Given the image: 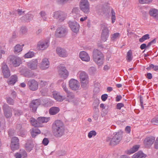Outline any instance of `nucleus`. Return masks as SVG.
<instances>
[{
	"label": "nucleus",
	"instance_id": "nucleus-1",
	"mask_svg": "<svg viewBox=\"0 0 158 158\" xmlns=\"http://www.w3.org/2000/svg\"><path fill=\"white\" fill-rule=\"evenodd\" d=\"M52 129L56 137H61L64 134L65 129L64 123L60 120H56L52 124Z\"/></svg>",
	"mask_w": 158,
	"mask_h": 158
},
{
	"label": "nucleus",
	"instance_id": "nucleus-2",
	"mask_svg": "<svg viewBox=\"0 0 158 158\" xmlns=\"http://www.w3.org/2000/svg\"><path fill=\"white\" fill-rule=\"evenodd\" d=\"M50 119V117H40L37 118V119L31 118L30 120V122L33 126L34 127H41L42 123H47Z\"/></svg>",
	"mask_w": 158,
	"mask_h": 158
},
{
	"label": "nucleus",
	"instance_id": "nucleus-3",
	"mask_svg": "<svg viewBox=\"0 0 158 158\" xmlns=\"http://www.w3.org/2000/svg\"><path fill=\"white\" fill-rule=\"evenodd\" d=\"M122 138V133L121 132L116 133L114 136L111 138L108 137L106 139V142H109V144L111 146H114L118 144Z\"/></svg>",
	"mask_w": 158,
	"mask_h": 158
},
{
	"label": "nucleus",
	"instance_id": "nucleus-4",
	"mask_svg": "<svg viewBox=\"0 0 158 158\" xmlns=\"http://www.w3.org/2000/svg\"><path fill=\"white\" fill-rule=\"evenodd\" d=\"M67 17V14L60 10L54 12L53 15V18L55 19H57L59 22H63Z\"/></svg>",
	"mask_w": 158,
	"mask_h": 158
},
{
	"label": "nucleus",
	"instance_id": "nucleus-5",
	"mask_svg": "<svg viewBox=\"0 0 158 158\" xmlns=\"http://www.w3.org/2000/svg\"><path fill=\"white\" fill-rule=\"evenodd\" d=\"M80 6L81 10L84 13L87 14L89 12V4L88 0H81Z\"/></svg>",
	"mask_w": 158,
	"mask_h": 158
},
{
	"label": "nucleus",
	"instance_id": "nucleus-6",
	"mask_svg": "<svg viewBox=\"0 0 158 158\" xmlns=\"http://www.w3.org/2000/svg\"><path fill=\"white\" fill-rule=\"evenodd\" d=\"M67 33L68 30L66 27L64 26H60L57 28L55 35L56 37L61 38L64 37Z\"/></svg>",
	"mask_w": 158,
	"mask_h": 158
},
{
	"label": "nucleus",
	"instance_id": "nucleus-7",
	"mask_svg": "<svg viewBox=\"0 0 158 158\" xmlns=\"http://www.w3.org/2000/svg\"><path fill=\"white\" fill-rule=\"evenodd\" d=\"M41 103V101L40 99L33 100L29 104L30 109L31 112L34 113H35Z\"/></svg>",
	"mask_w": 158,
	"mask_h": 158
},
{
	"label": "nucleus",
	"instance_id": "nucleus-8",
	"mask_svg": "<svg viewBox=\"0 0 158 158\" xmlns=\"http://www.w3.org/2000/svg\"><path fill=\"white\" fill-rule=\"evenodd\" d=\"M49 44V40H40L38 42L36 48L39 50H44L48 48Z\"/></svg>",
	"mask_w": 158,
	"mask_h": 158
},
{
	"label": "nucleus",
	"instance_id": "nucleus-9",
	"mask_svg": "<svg viewBox=\"0 0 158 158\" xmlns=\"http://www.w3.org/2000/svg\"><path fill=\"white\" fill-rule=\"evenodd\" d=\"M27 85L29 89L33 91L36 90L38 88V82L34 79H31L27 82Z\"/></svg>",
	"mask_w": 158,
	"mask_h": 158
},
{
	"label": "nucleus",
	"instance_id": "nucleus-10",
	"mask_svg": "<svg viewBox=\"0 0 158 158\" xmlns=\"http://www.w3.org/2000/svg\"><path fill=\"white\" fill-rule=\"evenodd\" d=\"M4 114L6 118H10L12 115V110L7 104H4L2 107Z\"/></svg>",
	"mask_w": 158,
	"mask_h": 158
},
{
	"label": "nucleus",
	"instance_id": "nucleus-11",
	"mask_svg": "<svg viewBox=\"0 0 158 158\" xmlns=\"http://www.w3.org/2000/svg\"><path fill=\"white\" fill-rule=\"evenodd\" d=\"M58 72L61 77L65 79L69 75V72L66 67L60 65L59 67Z\"/></svg>",
	"mask_w": 158,
	"mask_h": 158
},
{
	"label": "nucleus",
	"instance_id": "nucleus-12",
	"mask_svg": "<svg viewBox=\"0 0 158 158\" xmlns=\"http://www.w3.org/2000/svg\"><path fill=\"white\" fill-rule=\"evenodd\" d=\"M19 139L16 137H13L11 139L10 145L11 149L13 151L17 150L19 148Z\"/></svg>",
	"mask_w": 158,
	"mask_h": 158
},
{
	"label": "nucleus",
	"instance_id": "nucleus-13",
	"mask_svg": "<svg viewBox=\"0 0 158 158\" xmlns=\"http://www.w3.org/2000/svg\"><path fill=\"white\" fill-rule=\"evenodd\" d=\"M69 85L72 90H76L79 88L80 84L77 80L72 79L69 81Z\"/></svg>",
	"mask_w": 158,
	"mask_h": 158
},
{
	"label": "nucleus",
	"instance_id": "nucleus-14",
	"mask_svg": "<svg viewBox=\"0 0 158 158\" xmlns=\"http://www.w3.org/2000/svg\"><path fill=\"white\" fill-rule=\"evenodd\" d=\"M1 69L4 77L8 78L10 75V72L7 65L4 63L2 64Z\"/></svg>",
	"mask_w": 158,
	"mask_h": 158
},
{
	"label": "nucleus",
	"instance_id": "nucleus-15",
	"mask_svg": "<svg viewBox=\"0 0 158 158\" xmlns=\"http://www.w3.org/2000/svg\"><path fill=\"white\" fill-rule=\"evenodd\" d=\"M10 63L15 67L19 66L21 63L20 58L14 56H11L10 57Z\"/></svg>",
	"mask_w": 158,
	"mask_h": 158
},
{
	"label": "nucleus",
	"instance_id": "nucleus-16",
	"mask_svg": "<svg viewBox=\"0 0 158 158\" xmlns=\"http://www.w3.org/2000/svg\"><path fill=\"white\" fill-rule=\"evenodd\" d=\"M68 24L71 30L73 32L77 33L78 31L80 25L78 23L75 21H69Z\"/></svg>",
	"mask_w": 158,
	"mask_h": 158
},
{
	"label": "nucleus",
	"instance_id": "nucleus-17",
	"mask_svg": "<svg viewBox=\"0 0 158 158\" xmlns=\"http://www.w3.org/2000/svg\"><path fill=\"white\" fill-rule=\"evenodd\" d=\"M56 52L58 56L62 57H65L67 56L68 54L67 51L64 48L60 47H57Z\"/></svg>",
	"mask_w": 158,
	"mask_h": 158
},
{
	"label": "nucleus",
	"instance_id": "nucleus-18",
	"mask_svg": "<svg viewBox=\"0 0 158 158\" xmlns=\"http://www.w3.org/2000/svg\"><path fill=\"white\" fill-rule=\"evenodd\" d=\"M155 140V137L152 136L147 137L144 140V143L146 148L150 147Z\"/></svg>",
	"mask_w": 158,
	"mask_h": 158
},
{
	"label": "nucleus",
	"instance_id": "nucleus-19",
	"mask_svg": "<svg viewBox=\"0 0 158 158\" xmlns=\"http://www.w3.org/2000/svg\"><path fill=\"white\" fill-rule=\"evenodd\" d=\"M79 57L82 61L88 62L90 60V58L89 55L84 51L80 52Z\"/></svg>",
	"mask_w": 158,
	"mask_h": 158
},
{
	"label": "nucleus",
	"instance_id": "nucleus-20",
	"mask_svg": "<svg viewBox=\"0 0 158 158\" xmlns=\"http://www.w3.org/2000/svg\"><path fill=\"white\" fill-rule=\"evenodd\" d=\"M49 66V63L48 59L44 58L42 60L40 64V67L42 69H48Z\"/></svg>",
	"mask_w": 158,
	"mask_h": 158
},
{
	"label": "nucleus",
	"instance_id": "nucleus-21",
	"mask_svg": "<svg viewBox=\"0 0 158 158\" xmlns=\"http://www.w3.org/2000/svg\"><path fill=\"white\" fill-rule=\"evenodd\" d=\"M52 95L54 98L57 101L62 102L65 98L64 96L60 95L59 93L56 91L53 92Z\"/></svg>",
	"mask_w": 158,
	"mask_h": 158
},
{
	"label": "nucleus",
	"instance_id": "nucleus-22",
	"mask_svg": "<svg viewBox=\"0 0 158 158\" xmlns=\"http://www.w3.org/2000/svg\"><path fill=\"white\" fill-rule=\"evenodd\" d=\"M52 95L54 98L57 101L62 102L65 98L64 96L60 95L59 93L56 91L53 92Z\"/></svg>",
	"mask_w": 158,
	"mask_h": 158
},
{
	"label": "nucleus",
	"instance_id": "nucleus-23",
	"mask_svg": "<svg viewBox=\"0 0 158 158\" xmlns=\"http://www.w3.org/2000/svg\"><path fill=\"white\" fill-rule=\"evenodd\" d=\"M149 15L156 20H158V10L155 8L150 9L149 12Z\"/></svg>",
	"mask_w": 158,
	"mask_h": 158
},
{
	"label": "nucleus",
	"instance_id": "nucleus-24",
	"mask_svg": "<svg viewBox=\"0 0 158 158\" xmlns=\"http://www.w3.org/2000/svg\"><path fill=\"white\" fill-rule=\"evenodd\" d=\"M103 54L100 51L97 49H94L93 52V59L104 56Z\"/></svg>",
	"mask_w": 158,
	"mask_h": 158
},
{
	"label": "nucleus",
	"instance_id": "nucleus-25",
	"mask_svg": "<svg viewBox=\"0 0 158 158\" xmlns=\"http://www.w3.org/2000/svg\"><path fill=\"white\" fill-rule=\"evenodd\" d=\"M38 61L37 59L33 60L30 63H28L27 65L29 68L32 70L35 69L37 66Z\"/></svg>",
	"mask_w": 158,
	"mask_h": 158
},
{
	"label": "nucleus",
	"instance_id": "nucleus-26",
	"mask_svg": "<svg viewBox=\"0 0 158 158\" xmlns=\"http://www.w3.org/2000/svg\"><path fill=\"white\" fill-rule=\"evenodd\" d=\"M147 155L142 151H139L132 156V158H145Z\"/></svg>",
	"mask_w": 158,
	"mask_h": 158
},
{
	"label": "nucleus",
	"instance_id": "nucleus-27",
	"mask_svg": "<svg viewBox=\"0 0 158 158\" xmlns=\"http://www.w3.org/2000/svg\"><path fill=\"white\" fill-rule=\"evenodd\" d=\"M34 146L33 142L30 140H27L25 144V148L27 151H30Z\"/></svg>",
	"mask_w": 158,
	"mask_h": 158
},
{
	"label": "nucleus",
	"instance_id": "nucleus-28",
	"mask_svg": "<svg viewBox=\"0 0 158 158\" xmlns=\"http://www.w3.org/2000/svg\"><path fill=\"white\" fill-rule=\"evenodd\" d=\"M94 61L98 66H100L102 65L104 63V56H103L101 57L93 59Z\"/></svg>",
	"mask_w": 158,
	"mask_h": 158
},
{
	"label": "nucleus",
	"instance_id": "nucleus-29",
	"mask_svg": "<svg viewBox=\"0 0 158 158\" xmlns=\"http://www.w3.org/2000/svg\"><path fill=\"white\" fill-rule=\"evenodd\" d=\"M18 77L16 75L12 76L7 81L9 85H14L17 81Z\"/></svg>",
	"mask_w": 158,
	"mask_h": 158
},
{
	"label": "nucleus",
	"instance_id": "nucleus-30",
	"mask_svg": "<svg viewBox=\"0 0 158 158\" xmlns=\"http://www.w3.org/2000/svg\"><path fill=\"white\" fill-rule=\"evenodd\" d=\"M60 110L59 108L58 107H52L49 110V113L52 115H55L59 112Z\"/></svg>",
	"mask_w": 158,
	"mask_h": 158
},
{
	"label": "nucleus",
	"instance_id": "nucleus-31",
	"mask_svg": "<svg viewBox=\"0 0 158 158\" xmlns=\"http://www.w3.org/2000/svg\"><path fill=\"white\" fill-rule=\"evenodd\" d=\"M139 148V145H135L130 150L126 151V153L128 154H131L137 151Z\"/></svg>",
	"mask_w": 158,
	"mask_h": 158
},
{
	"label": "nucleus",
	"instance_id": "nucleus-32",
	"mask_svg": "<svg viewBox=\"0 0 158 158\" xmlns=\"http://www.w3.org/2000/svg\"><path fill=\"white\" fill-rule=\"evenodd\" d=\"M33 16L31 14H27L22 17V20L25 22H30L32 19Z\"/></svg>",
	"mask_w": 158,
	"mask_h": 158
},
{
	"label": "nucleus",
	"instance_id": "nucleus-33",
	"mask_svg": "<svg viewBox=\"0 0 158 158\" xmlns=\"http://www.w3.org/2000/svg\"><path fill=\"white\" fill-rule=\"evenodd\" d=\"M24 44H22V45L19 44H18L16 45L14 47V52L15 54H17L19 52L22 51V47L24 46Z\"/></svg>",
	"mask_w": 158,
	"mask_h": 158
},
{
	"label": "nucleus",
	"instance_id": "nucleus-34",
	"mask_svg": "<svg viewBox=\"0 0 158 158\" xmlns=\"http://www.w3.org/2000/svg\"><path fill=\"white\" fill-rule=\"evenodd\" d=\"M88 78V75L85 72H81L80 74V81H88L87 80Z\"/></svg>",
	"mask_w": 158,
	"mask_h": 158
},
{
	"label": "nucleus",
	"instance_id": "nucleus-35",
	"mask_svg": "<svg viewBox=\"0 0 158 158\" xmlns=\"http://www.w3.org/2000/svg\"><path fill=\"white\" fill-rule=\"evenodd\" d=\"M100 27L101 29H102V31L107 32H110V31L109 30L108 27L107 25L105 23L101 24L100 25Z\"/></svg>",
	"mask_w": 158,
	"mask_h": 158
},
{
	"label": "nucleus",
	"instance_id": "nucleus-36",
	"mask_svg": "<svg viewBox=\"0 0 158 158\" xmlns=\"http://www.w3.org/2000/svg\"><path fill=\"white\" fill-rule=\"evenodd\" d=\"M110 35V32L106 33L104 32H102L101 35V39L102 40L105 42L106 41Z\"/></svg>",
	"mask_w": 158,
	"mask_h": 158
},
{
	"label": "nucleus",
	"instance_id": "nucleus-37",
	"mask_svg": "<svg viewBox=\"0 0 158 158\" xmlns=\"http://www.w3.org/2000/svg\"><path fill=\"white\" fill-rule=\"evenodd\" d=\"M67 94V97L68 98L67 99L66 101H68L69 102L72 101V99L74 98V94L72 93L69 92Z\"/></svg>",
	"mask_w": 158,
	"mask_h": 158
},
{
	"label": "nucleus",
	"instance_id": "nucleus-38",
	"mask_svg": "<svg viewBox=\"0 0 158 158\" xmlns=\"http://www.w3.org/2000/svg\"><path fill=\"white\" fill-rule=\"evenodd\" d=\"M132 51L130 50L127 53V60L128 62H130L132 60Z\"/></svg>",
	"mask_w": 158,
	"mask_h": 158
},
{
	"label": "nucleus",
	"instance_id": "nucleus-39",
	"mask_svg": "<svg viewBox=\"0 0 158 158\" xmlns=\"http://www.w3.org/2000/svg\"><path fill=\"white\" fill-rule=\"evenodd\" d=\"M24 74L26 77H32L33 75L32 72L28 69L25 71Z\"/></svg>",
	"mask_w": 158,
	"mask_h": 158
},
{
	"label": "nucleus",
	"instance_id": "nucleus-40",
	"mask_svg": "<svg viewBox=\"0 0 158 158\" xmlns=\"http://www.w3.org/2000/svg\"><path fill=\"white\" fill-rule=\"evenodd\" d=\"M39 14L40 15L41 17L44 21H46L47 20V14L44 11H41Z\"/></svg>",
	"mask_w": 158,
	"mask_h": 158
},
{
	"label": "nucleus",
	"instance_id": "nucleus-41",
	"mask_svg": "<svg viewBox=\"0 0 158 158\" xmlns=\"http://www.w3.org/2000/svg\"><path fill=\"white\" fill-rule=\"evenodd\" d=\"M120 36V34L118 32L115 33L111 35V40L113 41H114L117 40Z\"/></svg>",
	"mask_w": 158,
	"mask_h": 158
},
{
	"label": "nucleus",
	"instance_id": "nucleus-42",
	"mask_svg": "<svg viewBox=\"0 0 158 158\" xmlns=\"http://www.w3.org/2000/svg\"><path fill=\"white\" fill-rule=\"evenodd\" d=\"M35 53L33 52L29 51L28 52L25 54L24 57L25 58H31L34 56Z\"/></svg>",
	"mask_w": 158,
	"mask_h": 158
},
{
	"label": "nucleus",
	"instance_id": "nucleus-43",
	"mask_svg": "<svg viewBox=\"0 0 158 158\" xmlns=\"http://www.w3.org/2000/svg\"><path fill=\"white\" fill-rule=\"evenodd\" d=\"M149 35L148 34H146L143 35L142 37L140 38L139 40V41L140 42L142 43L145 40L147 39H149Z\"/></svg>",
	"mask_w": 158,
	"mask_h": 158
},
{
	"label": "nucleus",
	"instance_id": "nucleus-44",
	"mask_svg": "<svg viewBox=\"0 0 158 158\" xmlns=\"http://www.w3.org/2000/svg\"><path fill=\"white\" fill-rule=\"evenodd\" d=\"M56 1L58 4L63 5L66 4L69 0H56Z\"/></svg>",
	"mask_w": 158,
	"mask_h": 158
},
{
	"label": "nucleus",
	"instance_id": "nucleus-45",
	"mask_svg": "<svg viewBox=\"0 0 158 158\" xmlns=\"http://www.w3.org/2000/svg\"><path fill=\"white\" fill-rule=\"evenodd\" d=\"M6 102L9 105H13L14 103V100L10 97L7 98Z\"/></svg>",
	"mask_w": 158,
	"mask_h": 158
},
{
	"label": "nucleus",
	"instance_id": "nucleus-46",
	"mask_svg": "<svg viewBox=\"0 0 158 158\" xmlns=\"http://www.w3.org/2000/svg\"><path fill=\"white\" fill-rule=\"evenodd\" d=\"M81 86L84 89H86L87 88V85L88 83V81H81Z\"/></svg>",
	"mask_w": 158,
	"mask_h": 158
},
{
	"label": "nucleus",
	"instance_id": "nucleus-47",
	"mask_svg": "<svg viewBox=\"0 0 158 158\" xmlns=\"http://www.w3.org/2000/svg\"><path fill=\"white\" fill-rule=\"evenodd\" d=\"M18 134L21 136L23 137L25 136L26 134V131L24 128L22 130H19V131L17 132Z\"/></svg>",
	"mask_w": 158,
	"mask_h": 158
},
{
	"label": "nucleus",
	"instance_id": "nucleus-48",
	"mask_svg": "<svg viewBox=\"0 0 158 158\" xmlns=\"http://www.w3.org/2000/svg\"><path fill=\"white\" fill-rule=\"evenodd\" d=\"M97 134L96 132L95 131H90L88 134V137L90 138L92 137L93 136H95Z\"/></svg>",
	"mask_w": 158,
	"mask_h": 158
},
{
	"label": "nucleus",
	"instance_id": "nucleus-49",
	"mask_svg": "<svg viewBox=\"0 0 158 158\" xmlns=\"http://www.w3.org/2000/svg\"><path fill=\"white\" fill-rule=\"evenodd\" d=\"M14 114L15 116H19L23 114V112L20 110H14Z\"/></svg>",
	"mask_w": 158,
	"mask_h": 158
},
{
	"label": "nucleus",
	"instance_id": "nucleus-50",
	"mask_svg": "<svg viewBox=\"0 0 158 158\" xmlns=\"http://www.w3.org/2000/svg\"><path fill=\"white\" fill-rule=\"evenodd\" d=\"M152 0H139V2L140 4H148L151 2Z\"/></svg>",
	"mask_w": 158,
	"mask_h": 158
},
{
	"label": "nucleus",
	"instance_id": "nucleus-51",
	"mask_svg": "<svg viewBox=\"0 0 158 158\" xmlns=\"http://www.w3.org/2000/svg\"><path fill=\"white\" fill-rule=\"evenodd\" d=\"M152 123L155 125H158V117L152 118L151 121Z\"/></svg>",
	"mask_w": 158,
	"mask_h": 158
},
{
	"label": "nucleus",
	"instance_id": "nucleus-52",
	"mask_svg": "<svg viewBox=\"0 0 158 158\" xmlns=\"http://www.w3.org/2000/svg\"><path fill=\"white\" fill-rule=\"evenodd\" d=\"M49 142V141L48 138H44L42 142L44 146L47 145Z\"/></svg>",
	"mask_w": 158,
	"mask_h": 158
},
{
	"label": "nucleus",
	"instance_id": "nucleus-53",
	"mask_svg": "<svg viewBox=\"0 0 158 158\" xmlns=\"http://www.w3.org/2000/svg\"><path fill=\"white\" fill-rule=\"evenodd\" d=\"M20 31L23 34H24L27 33V31L25 27H22L20 29Z\"/></svg>",
	"mask_w": 158,
	"mask_h": 158
},
{
	"label": "nucleus",
	"instance_id": "nucleus-54",
	"mask_svg": "<svg viewBox=\"0 0 158 158\" xmlns=\"http://www.w3.org/2000/svg\"><path fill=\"white\" fill-rule=\"evenodd\" d=\"M124 106V105L123 103H118L116 106V108L118 110H120L122 107Z\"/></svg>",
	"mask_w": 158,
	"mask_h": 158
},
{
	"label": "nucleus",
	"instance_id": "nucleus-55",
	"mask_svg": "<svg viewBox=\"0 0 158 158\" xmlns=\"http://www.w3.org/2000/svg\"><path fill=\"white\" fill-rule=\"evenodd\" d=\"M62 86L63 89L64 91L66 93H68L69 91L68 90V89L66 86V84L64 83H63L62 84Z\"/></svg>",
	"mask_w": 158,
	"mask_h": 158
},
{
	"label": "nucleus",
	"instance_id": "nucleus-56",
	"mask_svg": "<svg viewBox=\"0 0 158 158\" xmlns=\"http://www.w3.org/2000/svg\"><path fill=\"white\" fill-rule=\"evenodd\" d=\"M15 131L13 129H10L8 131V133L9 136H11L14 135Z\"/></svg>",
	"mask_w": 158,
	"mask_h": 158
},
{
	"label": "nucleus",
	"instance_id": "nucleus-57",
	"mask_svg": "<svg viewBox=\"0 0 158 158\" xmlns=\"http://www.w3.org/2000/svg\"><path fill=\"white\" fill-rule=\"evenodd\" d=\"M23 128L22 127L21 124H19L16 125V129L17 132Z\"/></svg>",
	"mask_w": 158,
	"mask_h": 158
},
{
	"label": "nucleus",
	"instance_id": "nucleus-58",
	"mask_svg": "<svg viewBox=\"0 0 158 158\" xmlns=\"http://www.w3.org/2000/svg\"><path fill=\"white\" fill-rule=\"evenodd\" d=\"M108 95L107 94H104L101 96V99L102 101H105L107 98Z\"/></svg>",
	"mask_w": 158,
	"mask_h": 158
},
{
	"label": "nucleus",
	"instance_id": "nucleus-59",
	"mask_svg": "<svg viewBox=\"0 0 158 158\" xmlns=\"http://www.w3.org/2000/svg\"><path fill=\"white\" fill-rule=\"evenodd\" d=\"M35 127L33 129V131H34L35 133L36 134H38L40 133L41 132L40 130H39L36 127Z\"/></svg>",
	"mask_w": 158,
	"mask_h": 158
},
{
	"label": "nucleus",
	"instance_id": "nucleus-60",
	"mask_svg": "<svg viewBox=\"0 0 158 158\" xmlns=\"http://www.w3.org/2000/svg\"><path fill=\"white\" fill-rule=\"evenodd\" d=\"M89 71L91 73H94L96 71V68L94 67H91L89 69Z\"/></svg>",
	"mask_w": 158,
	"mask_h": 158
},
{
	"label": "nucleus",
	"instance_id": "nucleus-61",
	"mask_svg": "<svg viewBox=\"0 0 158 158\" xmlns=\"http://www.w3.org/2000/svg\"><path fill=\"white\" fill-rule=\"evenodd\" d=\"M139 97L141 106L142 109H144V107L143 106V97L142 96L140 95Z\"/></svg>",
	"mask_w": 158,
	"mask_h": 158
},
{
	"label": "nucleus",
	"instance_id": "nucleus-62",
	"mask_svg": "<svg viewBox=\"0 0 158 158\" xmlns=\"http://www.w3.org/2000/svg\"><path fill=\"white\" fill-rule=\"evenodd\" d=\"M140 48L141 50L146 49L147 48V45L146 44H143L141 45Z\"/></svg>",
	"mask_w": 158,
	"mask_h": 158
},
{
	"label": "nucleus",
	"instance_id": "nucleus-63",
	"mask_svg": "<svg viewBox=\"0 0 158 158\" xmlns=\"http://www.w3.org/2000/svg\"><path fill=\"white\" fill-rule=\"evenodd\" d=\"M147 78L149 79H151L152 77V74L151 73H148L145 75Z\"/></svg>",
	"mask_w": 158,
	"mask_h": 158
},
{
	"label": "nucleus",
	"instance_id": "nucleus-64",
	"mask_svg": "<svg viewBox=\"0 0 158 158\" xmlns=\"http://www.w3.org/2000/svg\"><path fill=\"white\" fill-rule=\"evenodd\" d=\"M17 33L15 31H14L13 33L11 39H15L17 37Z\"/></svg>",
	"mask_w": 158,
	"mask_h": 158
}]
</instances>
